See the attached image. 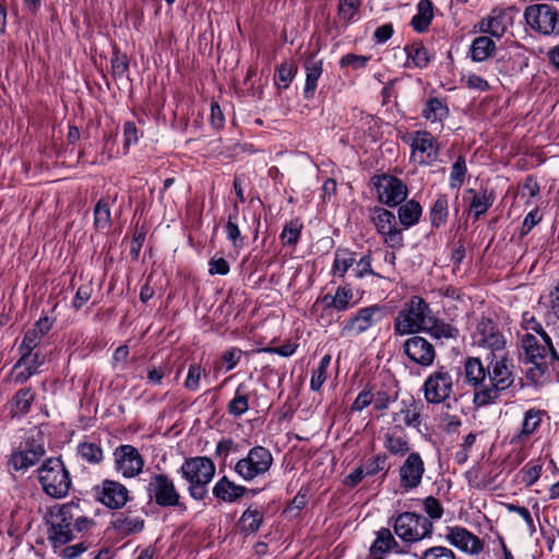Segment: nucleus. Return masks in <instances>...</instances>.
<instances>
[{
	"mask_svg": "<svg viewBox=\"0 0 559 559\" xmlns=\"http://www.w3.org/2000/svg\"><path fill=\"white\" fill-rule=\"evenodd\" d=\"M424 395L428 403L439 404L450 397L453 391V379L444 368H440L428 376L425 380Z\"/></svg>",
	"mask_w": 559,
	"mask_h": 559,
	"instance_id": "14",
	"label": "nucleus"
},
{
	"mask_svg": "<svg viewBox=\"0 0 559 559\" xmlns=\"http://www.w3.org/2000/svg\"><path fill=\"white\" fill-rule=\"evenodd\" d=\"M407 59L417 68H425L430 61L428 50L421 43H413L405 47Z\"/></svg>",
	"mask_w": 559,
	"mask_h": 559,
	"instance_id": "44",
	"label": "nucleus"
},
{
	"mask_svg": "<svg viewBox=\"0 0 559 559\" xmlns=\"http://www.w3.org/2000/svg\"><path fill=\"white\" fill-rule=\"evenodd\" d=\"M428 312L429 306L423 298L412 297L394 319V334L403 336L425 331L430 322Z\"/></svg>",
	"mask_w": 559,
	"mask_h": 559,
	"instance_id": "5",
	"label": "nucleus"
},
{
	"mask_svg": "<svg viewBox=\"0 0 559 559\" xmlns=\"http://www.w3.org/2000/svg\"><path fill=\"white\" fill-rule=\"evenodd\" d=\"M304 68L306 71L304 96L306 99H311L316 94L318 81L323 72V62L311 56L305 60Z\"/></svg>",
	"mask_w": 559,
	"mask_h": 559,
	"instance_id": "26",
	"label": "nucleus"
},
{
	"mask_svg": "<svg viewBox=\"0 0 559 559\" xmlns=\"http://www.w3.org/2000/svg\"><path fill=\"white\" fill-rule=\"evenodd\" d=\"M53 319L48 316L40 317L34 324V328L28 330L19 347V352L25 359L29 357L41 342L44 336L51 330Z\"/></svg>",
	"mask_w": 559,
	"mask_h": 559,
	"instance_id": "22",
	"label": "nucleus"
},
{
	"mask_svg": "<svg viewBox=\"0 0 559 559\" xmlns=\"http://www.w3.org/2000/svg\"><path fill=\"white\" fill-rule=\"evenodd\" d=\"M507 509L509 512L519 514L524 520L531 536L535 534L536 526L527 508L509 503L507 504Z\"/></svg>",
	"mask_w": 559,
	"mask_h": 559,
	"instance_id": "59",
	"label": "nucleus"
},
{
	"mask_svg": "<svg viewBox=\"0 0 559 559\" xmlns=\"http://www.w3.org/2000/svg\"><path fill=\"white\" fill-rule=\"evenodd\" d=\"M384 447L393 455H405L409 451L407 440L394 433L385 435Z\"/></svg>",
	"mask_w": 559,
	"mask_h": 559,
	"instance_id": "48",
	"label": "nucleus"
},
{
	"mask_svg": "<svg viewBox=\"0 0 559 559\" xmlns=\"http://www.w3.org/2000/svg\"><path fill=\"white\" fill-rule=\"evenodd\" d=\"M384 314V309L378 305L360 308L342 323L341 335H360L381 322Z\"/></svg>",
	"mask_w": 559,
	"mask_h": 559,
	"instance_id": "12",
	"label": "nucleus"
},
{
	"mask_svg": "<svg viewBox=\"0 0 559 559\" xmlns=\"http://www.w3.org/2000/svg\"><path fill=\"white\" fill-rule=\"evenodd\" d=\"M226 237L233 243V247L240 249L243 247V237L239 229L238 223L227 222L225 226Z\"/></svg>",
	"mask_w": 559,
	"mask_h": 559,
	"instance_id": "58",
	"label": "nucleus"
},
{
	"mask_svg": "<svg viewBox=\"0 0 559 559\" xmlns=\"http://www.w3.org/2000/svg\"><path fill=\"white\" fill-rule=\"evenodd\" d=\"M371 403H373V393L372 390L369 388H365L355 401L353 402L350 409L353 412H361L366 407H368Z\"/></svg>",
	"mask_w": 559,
	"mask_h": 559,
	"instance_id": "60",
	"label": "nucleus"
},
{
	"mask_svg": "<svg viewBox=\"0 0 559 559\" xmlns=\"http://www.w3.org/2000/svg\"><path fill=\"white\" fill-rule=\"evenodd\" d=\"M521 345L525 360L533 365L527 370V377L533 382H539L548 372L549 366H559V353L547 332L539 335L524 333L521 336Z\"/></svg>",
	"mask_w": 559,
	"mask_h": 559,
	"instance_id": "2",
	"label": "nucleus"
},
{
	"mask_svg": "<svg viewBox=\"0 0 559 559\" xmlns=\"http://www.w3.org/2000/svg\"><path fill=\"white\" fill-rule=\"evenodd\" d=\"M419 559H455V554L448 547L433 546L423 551Z\"/></svg>",
	"mask_w": 559,
	"mask_h": 559,
	"instance_id": "53",
	"label": "nucleus"
},
{
	"mask_svg": "<svg viewBox=\"0 0 559 559\" xmlns=\"http://www.w3.org/2000/svg\"><path fill=\"white\" fill-rule=\"evenodd\" d=\"M38 480L48 496L61 499L71 488V477L60 457H50L38 468Z\"/></svg>",
	"mask_w": 559,
	"mask_h": 559,
	"instance_id": "4",
	"label": "nucleus"
},
{
	"mask_svg": "<svg viewBox=\"0 0 559 559\" xmlns=\"http://www.w3.org/2000/svg\"><path fill=\"white\" fill-rule=\"evenodd\" d=\"M524 17L531 28L543 35L559 33V13L549 4H534L525 9Z\"/></svg>",
	"mask_w": 559,
	"mask_h": 559,
	"instance_id": "13",
	"label": "nucleus"
},
{
	"mask_svg": "<svg viewBox=\"0 0 559 559\" xmlns=\"http://www.w3.org/2000/svg\"><path fill=\"white\" fill-rule=\"evenodd\" d=\"M353 298L354 294L349 286H340L333 296L328 294L323 296L321 301L326 310L335 309L337 311H345L356 304L353 301Z\"/></svg>",
	"mask_w": 559,
	"mask_h": 559,
	"instance_id": "28",
	"label": "nucleus"
},
{
	"mask_svg": "<svg viewBox=\"0 0 559 559\" xmlns=\"http://www.w3.org/2000/svg\"><path fill=\"white\" fill-rule=\"evenodd\" d=\"M403 352L412 362L421 367H430L437 355L435 346L419 335L407 338L403 344Z\"/></svg>",
	"mask_w": 559,
	"mask_h": 559,
	"instance_id": "18",
	"label": "nucleus"
},
{
	"mask_svg": "<svg viewBox=\"0 0 559 559\" xmlns=\"http://www.w3.org/2000/svg\"><path fill=\"white\" fill-rule=\"evenodd\" d=\"M273 465L271 451L262 445L252 447L247 455L240 459L234 467L235 473L245 481H251L264 476Z\"/></svg>",
	"mask_w": 559,
	"mask_h": 559,
	"instance_id": "9",
	"label": "nucleus"
},
{
	"mask_svg": "<svg viewBox=\"0 0 559 559\" xmlns=\"http://www.w3.org/2000/svg\"><path fill=\"white\" fill-rule=\"evenodd\" d=\"M246 490L245 486L236 485L224 476L213 487V495L224 502H234L242 497Z\"/></svg>",
	"mask_w": 559,
	"mask_h": 559,
	"instance_id": "29",
	"label": "nucleus"
},
{
	"mask_svg": "<svg viewBox=\"0 0 559 559\" xmlns=\"http://www.w3.org/2000/svg\"><path fill=\"white\" fill-rule=\"evenodd\" d=\"M388 456L384 453H379L371 461H369L362 468L367 476H374L381 471L386 469Z\"/></svg>",
	"mask_w": 559,
	"mask_h": 559,
	"instance_id": "55",
	"label": "nucleus"
},
{
	"mask_svg": "<svg viewBox=\"0 0 559 559\" xmlns=\"http://www.w3.org/2000/svg\"><path fill=\"white\" fill-rule=\"evenodd\" d=\"M179 473L188 481V491L192 499L204 500L209 493L207 486L215 475V464L206 456H193L183 461Z\"/></svg>",
	"mask_w": 559,
	"mask_h": 559,
	"instance_id": "3",
	"label": "nucleus"
},
{
	"mask_svg": "<svg viewBox=\"0 0 559 559\" xmlns=\"http://www.w3.org/2000/svg\"><path fill=\"white\" fill-rule=\"evenodd\" d=\"M401 409L393 415L394 421H402L408 427H418L421 424L420 407L413 400H403Z\"/></svg>",
	"mask_w": 559,
	"mask_h": 559,
	"instance_id": "33",
	"label": "nucleus"
},
{
	"mask_svg": "<svg viewBox=\"0 0 559 559\" xmlns=\"http://www.w3.org/2000/svg\"><path fill=\"white\" fill-rule=\"evenodd\" d=\"M545 415L544 411L531 408L525 412L522 427L519 432L511 437V444H522L530 439V437L539 428L542 418Z\"/></svg>",
	"mask_w": 559,
	"mask_h": 559,
	"instance_id": "24",
	"label": "nucleus"
},
{
	"mask_svg": "<svg viewBox=\"0 0 559 559\" xmlns=\"http://www.w3.org/2000/svg\"><path fill=\"white\" fill-rule=\"evenodd\" d=\"M359 0H340L338 15L345 22H350L357 14Z\"/></svg>",
	"mask_w": 559,
	"mask_h": 559,
	"instance_id": "52",
	"label": "nucleus"
},
{
	"mask_svg": "<svg viewBox=\"0 0 559 559\" xmlns=\"http://www.w3.org/2000/svg\"><path fill=\"white\" fill-rule=\"evenodd\" d=\"M476 342L480 347L490 349V354H504L506 337L499 326L490 319H483L477 324Z\"/></svg>",
	"mask_w": 559,
	"mask_h": 559,
	"instance_id": "19",
	"label": "nucleus"
},
{
	"mask_svg": "<svg viewBox=\"0 0 559 559\" xmlns=\"http://www.w3.org/2000/svg\"><path fill=\"white\" fill-rule=\"evenodd\" d=\"M330 364H331V356L324 355L320 359L318 367L316 369H313L312 376L310 379V389L312 391L318 392L322 388L323 383L326 380V372H328V368H329Z\"/></svg>",
	"mask_w": 559,
	"mask_h": 559,
	"instance_id": "45",
	"label": "nucleus"
},
{
	"mask_svg": "<svg viewBox=\"0 0 559 559\" xmlns=\"http://www.w3.org/2000/svg\"><path fill=\"white\" fill-rule=\"evenodd\" d=\"M75 514L72 520H73V533L74 532H78V533H81V532H85V531H88L94 524L95 522L83 515L82 514V511L79 507V504L75 503Z\"/></svg>",
	"mask_w": 559,
	"mask_h": 559,
	"instance_id": "61",
	"label": "nucleus"
},
{
	"mask_svg": "<svg viewBox=\"0 0 559 559\" xmlns=\"http://www.w3.org/2000/svg\"><path fill=\"white\" fill-rule=\"evenodd\" d=\"M412 155H419L418 163L429 165L438 158L439 144L436 138L426 130H418L411 138Z\"/></svg>",
	"mask_w": 559,
	"mask_h": 559,
	"instance_id": "20",
	"label": "nucleus"
},
{
	"mask_svg": "<svg viewBox=\"0 0 559 559\" xmlns=\"http://www.w3.org/2000/svg\"><path fill=\"white\" fill-rule=\"evenodd\" d=\"M496 49L495 41L487 36L476 37L469 48V55L473 61L481 62L487 60Z\"/></svg>",
	"mask_w": 559,
	"mask_h": 559,
	"instance_id": "36",
	"label": "nucleus"
},
{
	"mask_svg": "<svg viewBox=\"0 0 559 559\" xmlns=\"http://www.w3.org/2000/svg\"><path fill=\"white\" fill-rule=\"evenodd\" d=\"M393 530L403 542L416 543L431 536L433 524L423 514L403 512L394 519Z\"/></svg>",
	"mask_w": 559,
	"mask_h": 559,
	"instance_id": "8",
	"label": "nucleus"
},
{
	"mask_svg": "<svg viewBox=\"0 0 559 559\" xmlns=\"http://www.w3.org/2000/svg\"><path fill=\"white\" fill-rule=\"evenodd\" d=\"M467 167L464 156L460 155L454 162L450 174V187L452 189H459L465 181Z\"/></svg>",
	"mask_w": 559,
	"mask_h": 559,
	"instance_id": "49",
	"label": "nucleus"
},
{
	"mask_svg": "<svg viewBox=\"0 0 559 559\" xmlns=\"http://www.w3.org/2000/svg\"><path fill=\"white\" fill-rule=\"evenodd\" d=\"M45 454L43 444L29 445L26 450L11 454L8 465L15 472H24L34 466Z\"/></svg>",
	"mask_w": 559,
	"mask_h": 559,
	"instance_id": "23",
	"label": "nucleus"
},
{
	"mask_svg": "<svg viewBox=\"0 0 559 559\" xmlns=\"http://www.w3.org/2000/svg\"><path fill=\"white\" fill-rule=\"evenodd\" d=\"M425 474V463L417 452H412L400 466V487L408 492L421 484Z\"/></svg>",
	"mask_w": 559,
	"mask_h": 559,
	"instance_id": "17",
	"label": "nucleus"
},
{
	"mask_svg": "<svg viewBox=\"0 0 559 559\" xmlns=\"http://www.w3.org/2000/svg\"><path fill=\"white\" fill-rule=\"evenodd\" d=\"M485 366L477 357L465 360L466 382L474 388L473 403L476 407H486L497 403L514 386L515 371L513 359L508 354H489Z\"/></svg>",
	"mask_w": 559,
	"mask_h": 559,
	"instance_id": "1",
	"label": "nucleus"
},
{
	"mask_svg": "<svg viewBox=\"0 0 559 559\" xmlns=\"http://www.w3.org/2000/svg\"><path fill=\"white\" fill-rule=\"evenodd\" d=\"M251 386L248 382H241L235 390L234 397L227 404V412L234 417H240L249 409Z\"/></svg>",
	"mask_w": 559,
	"mask_h": 559,
	"instance_id": "27",
	"label": "nucleus"
},
{
	"mask_svg": "<svg viewBox=\"0 0 559 559\" xmlns=\"http://www.w3.org/2000/svg\"><path fill=\"white\" fill-rule=\"evenodd\" d=\"M78 454L88 464H99L104 460V452L95 442H82L78 447Z\"/></svg>",
	"mask_w": 559,
	"mask_h": 559,
	"instance_id": "42",
	"label": "nucleus"
},
{
	"mask_svg": "<svg viewBox=\"0 0 559 559\" xmlns=\"http://www.w3.org/2000/svg\"><path fill=\"white\" fill-rule=\"evenodd\" d=\"M433 19V7L430 0H419L417 13L412 17L411 25L418 33L426 32Z\"/></svg>",
	"mask_w": 559,
	"mask_h": 559,
	"instance_id": "34",
	"label": "nucleus"
},
{
	"mask_svg": "<svg viewBox=\"0 0 559 559\" xmlns=\"http://www.w3.org/2000/svg\"><path fill=\"white\" fill-rule=\"evenodd\" d=\"M93 292V287L91 284L81 285L73 299V307L75 309H81L91 298Z\"/></svg>",
	"mask_w": 559,
	"mask_h": 559,
	"instance_id": "64",
	"label": "nucleus"
},
{
	"mask_svg": "<svg viewBox=\"0 0 559 559\" xmlns=\"http://www.w3.org/2000/svg\"><path fill=\"white\" fill-rule=\"evenodd\" d=\"M508 28L507 14L503 11L493 10L491 15L479 22V31L500 38Z\"/></svg>",
	"mask_w": 559,
	"mask_h": 559,
	"instance_id": "31",
	"label": "nucleus"
},
{
	"mask_svg": "<svg viewBox=\"0 0 559 559\" xmlns=\"http://www.w3.org/2000/svg\"><path fill=\"white\" fill-rule=\"evenodd\" d=\"M94 498L105 507L114 510L121 509L129 500L127 487L116 480L105 479L93 488Z\"/></svg>",
	"mask_w": 559,
	"mask_h": 559,
	"instance_id": "16",
	"label": "nucleus"
},
{
	"mask_svg": "<svg viewBox=\"0 0 559 559\" xmlns=\"http://www.w3.org/2000/svg\"><path fill=\"white\" fill-rule=\"evenodd\" d=\"M243 352L237 347H230L225 350L221 356V361L225 371L233 370L239 362Z\"/></svg>",
	"mask_w": 559,
	"mask_h": 559,
	"instance_id": "54",
	"label": "nucleus"
},
{
	"mask_svg": "<svg viewBox=\"0 0 559 559\" xmlns=\"http://www.w3.org/2000/svg\"><path fill=\"white\" fill-rule=\"evenodd\" d=\"M369 212V218L382 241L393 250L403 248V228L400 227L394 213L381 206H374Z\"/></svg>",
	"mask_w": 559,
	"mask_h": 559,
	"instance_id": "10",
	"label": "nucleus"
},
{
	"mask_svg": "<svg viewBox=\"0 0 559 559\" xmlns=\"http://www.w3.org/2000/svg\"><path fill=\"white\" fill-rule=\"evenodd\" d=\"M525 333H533L534 335H539L546 333L540 322L536 320L534 316H531L528 312H525L522 318L521 323Z\"/></svg>",
	"mask_w": 559,
	"mask_h": 559,
	"instance_id": "62",
	"label": "nucleus"
},
{
	"mask_svg": "<svg viewBox=\"0 0 559 559\" xmlns=\"http://www.w3.org/2000/svg\"><path fill=\"white\" fill-rule=\"evenodd\" d=\"M47 520L48 539L53 547L62 546L74 538L73 520L75 503L69 502L50 509Z\"/></svg>",
	"mask_w": 559,
	"mask_h": 559,
	"instance_id": "6",
	"label": "nucleus"
},
{
	"mask_svg": "<svg viewBox=\"0 0 559 559\" xmlns=\"http://www.w3.org/2000/svg\"><path fill=\"white\" fill-rule=\"evenodd\" d=\"M448 104L439 97H430L424 105L421 116L437 129H443V121L449 117Z\"/></svg>",
	"mask_w": 559,
	"mask_h": 559,
	"instance_id": "25",
	"label": "nucleus"
},
{
	"mask_svg": "<svg viewBox=\"0 0 559 559\" xmlns=\"http://www.w3.org/2000/svg\"><path fill=\"white\" fill-rule=\"evenodd\" d=\"M430 222L436 228L444 225L449 216V199L445 194H439L430 209Z\"/></svg>",
	"mask_w": 559,
	"mask_h": 559,
	"instance_id": "37",
	"label": "nucleus"
},
{
	"mask_svg": "<svg viewBox=\"0 0 559 559\" xmlns=\"http://www.w3.org/2000/svg\"><path fill=\"white\" fill-rule=\"evenodd\" d=\"M495 202V193L487 189L480 191V193H474V197L471 202V211L473 212L475 218H478L480 215L485 214L488 209Z\"/></svg>",
	"mask_w": 559,
	"mask_h": 559,
	"instance_id": "41",
	"label": "nucleus"
},
{
	"mask_svg": "<svg viewBox=\"0 0 559 559\" xmlns=\"http://www.w3.org/2000/svg\"><path fill=\"white\" fill-rule=\"evenodd\" d=\"M263 523V514L258 509L248 508L239 519L240 531L246 534H254Z\"/></svg>",
	"mask_w": 559,
	"mask_h": 559,
	"instance_id": "38",
	"label": "nucleus"
},
{
	"mask_svg": "<svg viewBox=\"0 0 559 559\" xmlns=\"http://www.w3.org/2000/svg\"><path fill=\"white\" fill-rule=\"evenodd\" d=\"M150 502L160 508H177L181 506V496L174 479L166 473H152L145 486Z\"/></svg>",
	"mask_w": 559,
	"mask_h": 559,
	"instance_id": "7",
	"label": "nucleus"
},
{
	"mask_svg": "<svg viewBox=\"0 0 559 559\" xmlns=\"http://www.w3.org/2000/svg\"><path fill=\"white\" fill-rule=\"evenodd\" d=\"M370 57L355 53H347L340 60L341 67H352L354 70L366 68Z\"/></svg>",
	"mask_w": 559,
	"mask_h": 559,
	"instance_id": "56",
	"label": "nucleus"
},
{
	"mask_svg": "<svg viewBox=\"0 0 559 559\" xmlns=\"http://www.w3.org/2000/svg\"><path fill=\"white\" fill-rule=\"evenodd\" d=\"M543 472V463L538 460L527 462L518 473L520 483L525 487L533 486L540 477Z\"/></svg>",
	"mask_w": 559,
	"mask_h": 559,
	"instance_id": "39",
	"label": "nucleus"
},
{
	"mask_svg": "<svg viewBox=\"0 0 559 559\" xmlns=\"http://www.w3.org/2000/svg\"><path fill=\"white\" fill-rule=\"evenodd\" d=\"M111 72L116 78H123L129 69V61L126 55L116 52L111 58Z\"/></svg>",
	"mask_w": 559,
	"mask_h": 559,
	"instance_id": "57",
	"label": "nucleus"
},
{
	"mask_svg": "<svg viewBox=\"0 0 559 559\" xmlns=\"http://www.w3.org/2000/svg\"><path fill=\"white\" fill-rule=\"evenodd\" d=\"M447 540L464 552L478 555L483 550L481 540L462 526L448 527Z\"/></svg>",
	"mask_w": 559,
	"mask_h": 559,
	"instance_id": "21",
	"label": "nucleus"
},
{
	"mask_svg": "<svg viewBox=\"0 0 559 559\" xmlns=\"http://www.w3.org/2000/svg\"><path fill=\"white\" fill-rule=\"evenodd\" d=\"M424 509L429 515V520H438L443 514V508L438 499L433 497H427L424 501Z\"/></svg>",
	"mask_w": 559,
	"mask_h": 559,
	"instance_id": "63",
	"label": "nucleus"
},
{
	"mask_svg": "<svg viewBox=\"0 0 559 559\" xmlns=\"http://www.w3.org/2000/svg\"><path fill=\"white\" fill-rule=\"evenodd\" d=\"M204 373L201 365L191 364L188 369V374L185 380V388L189 391H197L200 386L201 378Z\"/></svg>",
	"mask_w": 559,
	"mask_h": 559,
	"instance_id": "51",
	"label": "nucleus"
},
{
	"mask_svg": "<svg viewBox=\"0 0 559 559\" xmlns=\"http://www.w3.org/2000/svg\"><path fill=\"white\" fill-rule=\"evenodd\" d=\"M380 203L395 207L403 203L407 195V186L397 177L389 174L377 175L371 178Z\"/></svg>",
	"mask_w": 559,
	"mask_h": 559,
	"instance_id": "11",
	"label": "nucleus"
},
{
	"mask_svg": "<svg viewBox=\"0 0 559 559\" xmlns=\"http://www.w3.org/2000/svg\"><path fill=\"white\" fill-rule=\"evenodd\" d=\"M301 224L297 221H292L285 225L281 238L285 245L295 246L301 234Z\"/></svg>",
	"mask_w": 559,
	"mask_h": 559,
	"instance_id": "50",
	"label": "nucleus"
},
{
	"mask_svg": "<svg viewBox=\"0 0 559 559\" xmlns=\"http://www.w3.org/2000/svg\"><path fill=\"white\" fill-rule=\"evenodd\" d=\"M110 205L108 200L100 199L94 207V226L97 230L110 227Z\"/></svg>",
	"mask_w": 559,
	"mask_h": 559,
	"instance_id": "43",
	"label": "nucleus"
},
{
	"mask_svg": "<svg viewBox=\"0 0 559 559\" xmlns=\"http://www.w3.org/2000/svg\"><path fill=\"white\" fill-rule=\"evenodd\" d=\"M425 331L429 332L435 338H456L459 335L456 328L438 320H435L431 325L427 324Z\"/></svg>",
	"mask_w": 559,
	"mask_h": 559,
	"instance_id": "46",
	"label": "nucleus"
},
{
	"mask_svg": "<svg viewBox=\"0 0 559 559\" xmlns=\"http://www.w3.org/2000/svg\"><path fill=\"white\" fill-rule=\"evenodd\" d=\"M397 214L400 227L403 228V230L408 229L419 222L423 207L418 201L409 200L400 206Z\"/></svg>",
	"mask_w": 559,
	"mask_h": 559,
	"instance_id": "32",
	"label": "nucleus"
},
{
	"mask_svg": "<svg viewBox=\"0 0 559 559\" xmlns=\"http://www.w3.org/2000/svg\"><path fill=\"white\" fill-rule=\"evenodd\" d=\"M115 530L122 534H134L139 533L144 528V520L140 516H133L130 512H123L117 514L112 521Z\"/></svg>",
	"mask_w": 559,
	"mask_h": 559,
	"instance_id": "35",
	"label": "nucleus"
},
{
	"mask_svg": "<svg viewBox=\"0 0 559 559\" xmlns=\"http://www.w3.org/2000/svg\"><path fill=\"white\" fill-rule=\"evenodd\" d=\"M34 396L31 389L19 390L13 397L12 414L14 416L26 415L29 412Z\"/></svg>",
	"mask_w": 559,
	"mask_h": 559,
	"instance_id": "40",
	"label": "nucleus"
},
{
	"mask_svg": "<svg viewBox=\"0 0 559 559\" xmlns=\"http://www.w3.org/2000/svg\"><path fill=\"white\" fill-rule=\"evenodd\" d=\"M399 547L389 528H381L370 547L369 559H383V555Z\"/></svg>",
	"mask_w": 559,
	"mask_h": 559,
	"instance_id": "30",
	"label": "nucleus"
},
{
	"mask_svg": "<svg viewBox=\"0 0 559 559\" xmlns=\"http://www.w3.org/2000/svg\"><path fill=\"white\" fill-rule=\"evenodd\" d=\"M114 467L122 477L133 478L143 471L144 459L135 447L121 444L114 451Z\"/></svg>",
	"mask_w": 559,
	"mask_h": 559,
	"instance_id": "15",
	"label": "nucleus"
},
{
	"mask_svg": "<svg viewBox=\"0 0 559 559\" xmlns=\"http://www.w3.org/2000/svg\"><path fill=\"white\" fill-rule=\"evenodd\" d=\"M354 262L355 259L353 257V253L337 250L335 252L334 263L332 267L333 275L343 277L345 273L348 271V269L353 266Z\"/></svg>",
	"mask_w": 559,
	"mask_h": 559,
	"instance_id": "47",
	"label": "nucleus"
}]
</instances>
